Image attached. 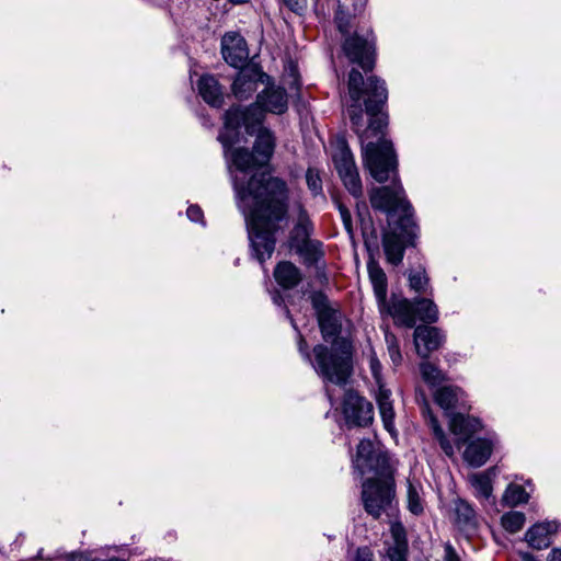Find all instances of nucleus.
<instances>
[{
	"label": "nucleus",
	"mask_w": 561,
	"mask_h": 561,
	"mask_svg": "<svg viewBox=\"0 0 561 561\" xmlns=\"http://www.w3.org/2000/svg\"><path fill=\"white\" fill-rule=\"evenodd\" d=\"M466 411L454 413L449 417V430L457 436L455 445L460 449L467 440H469L476 433L482 430V423L480 419L466 415Z\"/></svg>",
	"instance_id": "nucleus-17"
},
{
	"label": "nucleus",
	"mask_w": 561,
	"mask_h": 561,
	"mask_svg": "<svg viewBox=\"0 0 561 561\" xmlns=\"http://www.w3.org/2000/svg\"><path fill=\"white\" fill-rule=\"evenodd\" d=\"M354 561H373V553L367 547L358 548Z\"/></svg>",
	"instance_id": "nucleus-42"
},
{
	"label": "nucleus",
	"mask_w": 561,
	"mask_h": 561,
	"mask_svg": "<svg viewBox=\"0 0 561 561\" xmlns=\"http://www.w3.org/2000/svg\"><path fill=\"white\" fill-rule=\"evenodd\" d=\"M367 272L373 285L376 301L381 314L390 316L398 328H413L415 322L436 323L439 318L437 305L426 297L409 299L394 294L387 298L388 280L386 273L370 254Z\"/></svg>",
	"instance_id": "nucleus-4"
},
{
	"label": "nucleus",
	"mask_w": 561,
	"mask_h": 561,
	"mask_svg": "<svg viewBox=\"0 0 561 561\" xmlns=\"http://www.w3.org/2000/svg\"><path fill=\"white\" fill-rule=\"evenodd\" d=\"M348 103L346 115L351 129L360 144L364 169L378 183L371 187L369 202L374 210L386 214L388 229L382 232V248L387 261L393 266L402 263L405 249L415 247L420 227L414 209L405 196L399 176V161L393 144L386 138L389 115L388 89L385 80L352 68L347 76Z\"/></svg>",
	"instance_id": "nucleus-1"
},
{
	"label": "nucleus",
	"mask_w": 561,
	"mask_h": 561,
	"mask_svg": "<svg viewBox=\"0 0 561 561\" xmlns=\"http://www.w3.org/2000/svg\"><path fill=\"white\" fill-rule=\"evenodd\" d=\"M424 412L426 413L425 417H426L427 425L430 426V428L433 433V436L438 442L442 450L444 451V454L447 457H453L455 454L454 445L448 439V437L445 434L443 427L440 426L437 417L432 413V411L428 408H426Z\"/></svg>",
	"instance_id": "nucleus-29"
},
{
	"label": "nucleus",
	"mask_w": 561,
	"mask_h": 561,
	"mask_svg": "<svg viewBox=\"0 0 561 561\" xmlns=\"http://www.w3.org/2000/svg\"><path fill=\"white\" fill-rule=\"evenodd\" d=\"M221 54L233 68L249 65V48L245 38L237 32H228L221 38Z\"/></svg>",
	"instance_id": "nucleus-16"
},
{
	"label": "nucleus",
	"mask_w": 561,
	"mask_h": 561,
	"mask_svg": "<svg viewBox=\"0 0 561 561\" xmlns=\"http://www.w3.org/2000/svg\"><path fill=\"white\" fill-rule=\"evenodd\" d=\"M423 324L414 325L413 339L417 355L422 359H428L430 354L437 351L446 341V335L437 327L421 321Z\"/></svg>",
	"instance_id": "nucleus-14"
},
{
	"label": "nucleus",
	"mask_w": 561,
	"mask_h": 561,
	"mask_svg": "<svg viewBox=\"0 0 561 561\" xmlns=\"http://www.w3.org/2000/svg\"><path fill=\"white\" fill-rule=\"evenodd\" d=\"M363 207L365 208V210H367V206L364 202H363Z\"/></svg>",
	"instance_id": "nucleus-54"
},
{
	"label": "nucleus",
	"mask_w": 561,
	"mask_h": 561,
	"mask_svg": "<svg viewBox=\"0 0 561 561\" xmlns=\"http://www.w3.org/2000/svg\"><path fill=\"white\" fill-rule=\"evenodd\" d=\"M433 397L435 403L444 410L448 419L451 417L454 413L470 410L467 396L465 391L458 386H440L434 390Z\"/></svg>",
	"instance_id": "nucleus-15"
},
{
	"label": "nucleus",
	"mask_w": 561,
	"mask_h": 561,
	"mask_svg": "<svg viewBox=\"0 0 561 561\" xmlns=\"http://www.w3.org/2000/svg\"><path fill=\"white\" fill-rule=\"evenodd\" d=\"M366 3H367V0H356L353 4L354 13L355 14L360 13L363 11V9L365 8Z\"/></svg>",
	"instance_id": "nucleus-46"
},
{
	"label": "nucleus",
	"mask_w": 561,
	"mask_h": 561,
	"mask_svg": "<svg viewBox=\"0 0 561 561\" xmlns=\"http://www.w3.org/2000/svg\"><path fill=\"white\" fill-rule=\"evenodd\" d=\"M462 454L465 462L472 468L482 467L491 457L495 442L492 438L478 437L467 440Z\"/></svg>",
	"instance_id": "nucleus-18"
},
{
	"label": "nucleus",
	"mask_w": 561,
	"mask_h": 561,
	"mask_svg": "<svg viewBox=\"0 0 561 561\" xmlns=\"http://www.w3.org/2000/svg\"><path fill=\"white\" fill-rule=\"evenodd\" d=\"M306 182L307 186L312 193L313 196L321 195L322 190V180L320 178V173L314 168H308L306 171Z\"/></svg>",
	"instance_id": "nucleus-36"
},
{
	"label": "nucleus",
	"mask_w": 561,
	"mask_h": 561,
	"mask_svg": "<svg viewBox=\"0 0 561 561\" xmlns=\"http://www.w3.org/2000/svg\"><path fill=\"white\" fill-rule=\"evenodd\" d=\"M444 561H461L454 546L447 541L444 545Z\"/></svg>",
	"instance_id": "nucleus-41"
},
{
	"label": "nucleus",
	"mask_w": 561,
	"mask_h": 561,
	"mask_svg": "<svg viewBox=\"0 0 561 561\" xmlns=\"http://www.w3.org/2000/svg\"><path fill=\"white\" fill-rule=\"evenodd\" d=\"M420 374L423 381L431 388L436 389L446 381H449V376L444 373L437 365L430 362L428 359H423L420 365Z\"/></svg>",
	"instance_id": "nucleus-27"
},
{
	"label": "nucleus",
	"mask_w": 561,
	"mask_h": 561,
	"mask_svg": "<svg viewBox=\"0 0 561 561\" xmlns=\"http://www.w3.org/2000/svg\"><path fill=\"white\" fill-rule=\"evenodd\" d=\"M529 495L524 486L511 483L503 494L502 502L507 506L514 507L518 504L527 503Z\"/></svg>",
	"instance_id": "nucleus-32"
},
{
	"label": "nucleus",
	"mask_w": 561,
	"mask_h": 561,
	"mask_svg": "<svg viewBox=\"0 0 561 561\" xmlns=\"http://www.w3.org/2000/svg\"><path fill=\"white\" fill-rule=\"evenodd\" d=\"M186 216L193 222H199L202 225H205L204 213H203L202 208L196 204L190 205L187 207Z\"/></svg>",
	"instance_id": "nucleus-39"
},
{
	"label": "nucleus",
	"mask_w": 561,
	"mask_h": 561,
	"mask_svg": "<svg viewBox=\"0 0 561 561\" xmlns=\"http://www.w3.org/2000/svg\"><path fill=\"white\" fill-rule=\"evenodd\" d=\"M353 467L360 476L373 472L377 476L375 479H393L387 453L375 450L368 438L358 443Z\"/></svg>",
	"instance_id": "nucleus-10"
},
{
	"label": "nucleus",
	"mask_w": 561,
	"mask_h": 561,
	"mask_svg": "<svg viewBox=\"0 0 561 561\" xmlns=\"http://www.w3.org/2000/svg\"><path fill=\"white\" fill-rule=\"evenodd\" d=\"M375 366H377V363L371 362V368L375 369Z\"/></svg>",
	"instance_id": "nucleus-52"
},
{
	"label": "nucleus",
	"mask_w": 561,
	"mask_h": 561,
	"mask_svg": "<svg viewBox=\"0 0 561 561\" xmlns=\"http://www.w3.org/2000/svg\"><path fill=\"white\" fill-rule=\"evenodd\" d=\"M334 203L336 205V208L339 209V213L341 215L342 222L344 225L345 230L348 233L353 232V221H352V215L348 208L339 199L334 198Z\"/></svg>",
	"instance_id": "nucleus-37"
},
{
	"label": "nucleus",
	"mask_w": 561,
	"mask_h": 561,
	"mask_svg": "<svg viewBox=\"0 0 561 561\" xmlns=\"http://www.w3.org/2000/svg\"><path fill=\"white\" fill-rule=\"evenodd\" d=\"M497 474L496 467H490L483 472L469 476V482L474 490V496L488 503L494 502L492 480Z\"/></svg>",
	"instance_id": "nucleus-22"
},
{
	"label": "nucleus",
	"mask_w": 561,
	"mask_h": 561,
	"mask_svg": "<svg viewBox=\"0 0 561 561\" xmlns=\"http://www.w3.org/2000/svg\"><path fill=\"white\" fill-rule=\"evenodd\" d=\"M342 414L348 430L367 427L374 422V407L354 389H347L342 400Z\"/></svg>",
	"instance_id": "nucleus-12"
},
{
	"label": "nucleus",
	"mask_w": 561,
	"mask_h": 561,
	"mask_svg": "<svg viewBox=\"0 0 561 561\" xmlns=\"http://www.w3.org/2000/svg\"><path fill=\"white\" fill-rule=\"evenodd\" d=\"M391 391L380 388L377 396V404L383 423L385 430L389 433L394 432V409L391 400Z\"/></svg>",
	"instance_id": "nucleus-28"
},
{
	"label": "nucleus",
	"mask_w": 561,
	"mask_h": 561,
	"mask_svg": "<svg viewBox=\"0 0 561 561\" xmlns=\"http://www.w3.org/2000/svg\"><path fill=\"white\" fill-rule=\"evenodd\" d=\"M198 93L210 106L219 108L224 104V92L220 83L213 75H204L197 82Z\"/></svg>",
	"instance_id": "nucleus-24"
},
{
	"label": "nucleus",
	"mask_w": 561,
	"mask_h": 561,
	"mask_svg": "<svg viewBox=\"0 0 561 561\" xmlns=\"http://www.w3.org/2000/svg\"><path fill=\"white\" fill-rule=\"evenodd\" d=\"M288 321H289L291 328L294 329V331L296 332V336L299 335V333H301V331L298 328L296 320L294 318H290Z\"/></svg>",
	"instance_id": "nucleus-48"
},
{
	"label": "nucleus",
	"mask_w": 561,
	"mask_h": 561,
	"mask_svg": "<svg viewBox=\"0 0 561 561\" xmlns=\"http://www.w3.org/2000/svg\"><path fill=\"white\" fill-rule=\"evenodd\" d=\"M408 280L410 289L419 295H427L432 294L433 291L430 285V278L426 275V271L424 267H421L417 271L410 272L408 275Z\"/></svg>",
	"instance_id": "nucleus-31"
},
{
	"label": "nucleus",
	"mask_w": 561,
	"mask_h": 561,
	"mask_svg": "<svg viewBox=\"0 0 561 561\" xmlns=\"http://www.w3.org/2000/svg\"><path fill=\"white\" fill-rule=\"evenodd\" d=\"M314 232V227L309 218V215L307 211L301 208L296 224L293 226V228L289 231L288 239H287V245L288 248L294 251L298 247L308 243L309 241L313 240L311 236Z\"/></svg>",
	"instance_id": "nucleus-19"
},
{
	"label": "nucleus",
	"mask_w": 561,
	"mask_h": 561,
	"mask_svg": "<svg viewBox=\"0 0 561 561\" xmlns=\"http://www.w3.org/2000/svg\"><path fill=\"white\" fill-rule=\"evenodd\" d=\"M557 522H542L533 525L525 534V540L536 549H546L551 545L550 535L558 531Z\"/></svg>",
	"instance_id": "nucleus-21"
},
{
	"label": "nucleus",
	"mask_w": 561,
	"mask_h": 561,
	"mask_svg": "<svg viewBox=\"0 0 561 561\" xmlns=\"http://www.w3.org/2000/svg\"><path fill=\"white\" fill-rule=\"evenodd\" d=\"M342 50L351 64L358 65L367 75L376 64V35L370 26H357L343 38Z\"/></svg>",
	"instance_id": "nucleus-7"
},
{
	"label": "nucleus",
	"mask_w": 561,
	"mask_h": 561,
	"mask_svg": "<svg viewBox=\"0 0 561 561\" xmlns=\"http://www.w3.org/2000/svg\"><path fill=\"white\" fill-rule=\"evenodd\" d=\"M365 245L367 248V250L370 252L373 249L378 251L379 249V245H378V241H377V236L376 233L374 232V236L371 237V239L367 238L365 239Z\"/></svg>",
	"instance_id": "nucleus-44"
},
{
	"label": "nucleus",
	"mask_w": 561,
	"mask_h": 561,
	"mask_svg": "<svg viewBox=\"0 0 561 561\" xmlns=\"http://www.w3.org/2000/svg\"><path fill=\"white\" fill-rule=\"evenodd\" d=\"M230 3L234 4V5H239V4H245L248 3L250 0H228Z\"/></svg>",
	"instance_id": "nucleus-50"
},
{
	"label": "nucleus",
	"mask_w": 561,
	"mask_h": 561,
	"mask_svg": "<svg viewBox=\"0 0 561 561\" xmlns=\"http://www.w3.org/2000/svg\"><path fill=\"white\" fill-rule=\"evenodd\" d=\"M382 330L391 362L393 363L394 366H399L402 363V355L400 352L399 341L396 334L390 331L388 325Z\"/></svg>",
	"instance_id": "nucleus-34"
},
{
	"label": "nucleus",
	"mask_w": 561,
	"mask_h": 561,
	"mask_svg": "<svg viewBox=\"0 0 561 561\" xmlns=\"http://www.w3.org/2000/svg\"><path fill=\"white\" fill-rule=\"evenodd\" d=\"M296 337L299 354L306 362L310 363L311 365L313 360V354L312 352H309L308 343L305 336L302 335V333H299V335H297Z\"/></svg>",
	"instance_id": "nucleus-38"
},
{
	"label": "nucleus",
	"mask_w": 561,
	"mask_h": 561,
	"mask_svg": "<svg viewBox=\"0 0 561 561\" xmlns=\"http://www.w3.org/2000/svg\"><path fill=\"white\" fill-rule=\"evenodd\" d=\"M356 207H357L358 216H362L360 208H359V203L356 204Z\"/></svg>",
	"instance_id": "nucleus-51"
},
{
	"label": "nucleus",
	"mask_w": 561,
	"mask_h": 561,
	"mask_svg": "<svg viewBox=\"0 0 561 561\" xmlns=\"http://www.w3.org/2000/svg\"><path fill=\"white\" fill-rule=\"evenodd\" d=\"M455 524L457 528L467 534H473L478 528L477 515L473 507L465 500L455 502Z\"/></svg>",
	"instance_id": "nucleus-26"
},
{
	"label": "nucleus",
	"mask_w": 561,
	"mask_h": 561,
	"mask_svg": "<svg viewBox=\"0 0 561 561\" xmlns=\"http://www.w3.org/2000/svg\"><path fill=\"white\" fill-rule=\"evenodd\" d=\"M355 20L356 14L350 13L347 10L344 9L341 2H339L334 14V23L343 38L346 37L348 34H352L357 26H360L355 22Z\"/></svg>",
	"instance_id": "nucleus-30"
},
{
	"label": "nucleus",
	"mask_w": 561,
	"mask_h": 561,
	"mask_svg": "<svg viewBox=\"0 0 561 561\" xmlns=\"http://www.w3.org/2000/svg\"><path fill=\"white\" fill-rule=\"evenodd\" d=\"M282 309H283L284 316L287 320H289L290 318H294L289 308L287 307V305H284V307Z\"/></svg>",
	"instance_id": "nucleus-49"
},
{
	"label": "nucleus",
	"mask_w": 561,
	"mask_h": 561,
	"mask_svg": "<svg viewBox=\"0 0 561 561\" xmlns=\"http://www.w3.org/2000/svg\"><path fill=\"white\" fill-rule=\"evenodd\" d=\"M408 508L413 515H421L424 511L421 496L416 488L409 482L408 485Z\"/></svg>",
	"instance_id": "nucleus-35"
},
{
	"label": "nucleus",
	"mask_w": 561,
	"mask_h": 561,
	"mask_svg": "<svg viewBox=\"0 0 561 561\" xmlns=\"http://www.w3.org/2000/svg\"><path fill=\"white\" fill-rule=\"evenodd\" d=\"M265 88L257 93L254 103L242 107L233 105L224 114V126L218 134V141L226 149L240 142L241 128L244 127L248 135L254 133L257 125L263 123L265 113L284 114L288 108V94L285 88L275 85L270 76V82H264Z\"/></svg>",
	"instance_id": "nucleus-3"
},
{
	"label": "nucleus",
	"mask_w": 561,
	"mask_h": 561,
	"mask_svg": "<svg viewBox=\"0 0 561 561\" xmlns=\"http://www.w3.org/2000/svg\"><path fill=\"white\" fill-rule=\"evenodd\" d=\"M330 345L319 343L312 348V368L323 382L343 387L351 379L353 367V345L347 339H335Z\"/></svg>",
	"instance_id": "nucleus-5"
},
{
	"label": "nucleus",
	"mask_w": 561,
	"mask_h": 561,
	"mask_svg": "<svg viewBox=\"0 0 561 561\" xmlns=\"http://www.w3.org/2000/svg\"><path fill=\"white\" fill-rule=\"evenodd\" d=\"M284 5H286L290 11L295 13H300L307 5V0H282Z\"/></svg>",
	"instance_id": "nucleus-40"
},
{
	"label": "nucleus",
	"mask_w": 561,
	"mask_h": 561,
	"mask_svg": "<svg viewBox=\"0 0 561 561\" xmlns=\"http://www.w3.org/2000/svg\"><path fill=\"white\" fill-rule=\"evenodd\" d=\"M522 561H539L534 554L529 552L520 553Z\"/></svg>",
	"instance_id": "nucleus-47"
},
{
	"label": "nucleus",
	"mask_w": 561,
	"mask_h": 561,
	"mask_svg": "<svg viewBox=\"0 0 561 561\" xmlns=\"http://www.w3.org/2000/svg\"><path fill=\"white\" fill-rule=\"evenodd\" d=\"M276 283L285 290L296 288L302 280V273L290 261H280L273 271Z\"/></svg>",
	"instance_id": "nucleus-23"
},
{
	"label": "nucleus",
	"mask_w": 561,
	"mask_h": 561,
	"mask_svg": "<svg viewBox=\"0 0 561 561\" xmlns=\"http://www.w3.org/2000/svg\"><path fill=\"white\" fill-rule=\"evenodd\" d=\"M396 497L393 479H366L362 485V501L365 512L378 519L391 506Z\"/></svg>",
	"instance_id": "nucleus-8"
},
{
	"label": "nucleus",
	"mask_w": 561,
	"mask_h": 561,
	"mask_svg": "<svg viewBox=\"0 0 561 561\" xmlns=\"http://www.w3.org/2000/svg\"><path fill=\"white\" fill-rule=\"evenodd\" d=\"M334 168L348 193L356 199L363 197V184L354 154L345 140L340 141L332 156Z\"/></svg>",
	"instance_id": "nucleus-11"
},
{
	"label": "nucleus",
	"mask_w": 561,
	"mask_h": 561,
	"mask_svg": "<svg viewBox=\"0 0 561 561\" xmlns=\"http://www.w3.org/2000/svg\"><path fill=\"white\" fill-rule=\"evenodd\" d=\"M252 135H255L252 150L245 147L233 148L234 145H232L226 151L222 147L225 157L242 172L267 165L276 148L274 133L262 124L255 127Z\"/></svg>",
	"instance_id": "nucleus-6"
},
{
	"label": "nucleus",
	"mask_w": 561,
	"mask_h": 561,
	"mask_svg": "<svg viewBox=\"0 0 561 561\" xmlns=\"http://www.w3.org/2000/svg\"><path fill=\"white\" fill-rule=\"evenodd\" d=\"M239 71L232 82L231 89L233 95L240 100H248L256 91L257 84L270 82V75L263 71L261 65L250 62Z\"/></svg>",
	"instance_id": "nucleus-13"
},
{
	"label": "nucleus",
	"mask_w": 561,
	"mask_h": 561,
	"mask_svg": "<svg viewBox=\"0 0 561 561\" xmlns=\"http://www.w3.org/2000/svg\"><path fill=\"white\" fill-rule=\"evenodd\" d=\"M309 300L323 341L329 343L342 339V313L337 307L332 306L328 295L323 290H314L310 294Z\"/></svg>",
	"instance_id": "nucleus-9"
},
{
	"label": "nucleus",
	"mask_w": 561,
	"mask_h": 561,
	"mask_svg": "<svg viewBox=\"0 0 561 561\" xmlns=\"http://www.w3.org/2000/svg\"><path fill=\"white\" fill-rule=\"evenodd\" d=\"M238 206L245 216L250 255L260 264L272 257L279 224L288 214V187L277 176L253 174L245 184H234Z\"/></svg>",
	"instance_id": "nucleus-2"
},
{
	"label": "nucleus",
	"mask_w": 561,
	"mask_h": 561,
	"mask_svg": "<svg viewBox=\"0 0 561 561\" xmlns=\"http://www.w3.org/2000/svg\"><path fill=\"white\" fill-rule=\"evenodd\" d=\"M547 561H561V549L553 548L548 554Z\"/></svg>",
	"instance_id": "nucleus-45"
},
{
	"label": "nucleus",
	"mask_w": 561,
	"mask_h": 561,
	"mask_svg": "<svg viewBox=\"0 0 561 561\" xmlns=\"http://www.w3.org/2000/svg\"><path fill=\"white\" fill-rule=\"evenodd\" d=\"M526 522V516L522 512L511 511L503 514L501 518L502 526L504 529L511 534H516L519 531Z\"/></svg>",
	"instance_id": "nucleus-33"
},
{
	"label": "nucleus",
	"mask_w": 561,
	"mask_h": 561,
	"mask_svg": "<svg viewBox=\"0 0 561 561\" xmlns=\"http://www.w3.org/2000/svg\"><path fill=\"white\" fill-rule=\"evenodd\" d=\"M294 252L301 259L306 267H324V244L318 239H313L306 244H302L294 250Z\"/></svg>",
	"instance_id": "nucleus-25"
},
{
	"label": "nucleus",
	"mask_w": 561,
	"mask_h": 561,
	"mask_svg": "<svg viewBox=\"0 0 561 561\" xmlns=\"http://www.w3.org/2000/svg\"><path fill=\"white\" fill-rule=\"evenodd\" d=\"M375 366H377V363L371 362V368L375 369Z\"/></svg>",
	"instance_id": "nucleus-53"
},
{
	"label": "nucleus",
	"mask_w": 561,
	"mask_h": 561,
	"mask_svg": "<svg viewBox=\"0 0 561 561\" xmlns=\"http://www.w3.org/2000/svg\"><path fill=\"white\" fill-rule=\"evenodd\" d=\"M272 300H273L274 305H276L280 308H283L284 305H286L283 294L277 289L272 294Z\"/></svg>",
	"instance_id": "nucleus-43"
},
{
	"label": "nucleus",
	"mask_w": 561,
	"mask_h": 561,
	"mask_svg": "<svg viewBox=\"0 0 561 561\" xmlns=\"http://www.w3.org/2000/svg\"><path fill=\"white\" fill-rule=\"evenodd\" d=\"M392 543L387 548L389 561H409V541L402 523L396 522L390 527Z\"/></svg>",
	"instance_id": "nucleus-20"
}]
</instances>
